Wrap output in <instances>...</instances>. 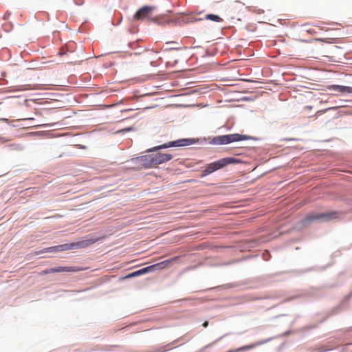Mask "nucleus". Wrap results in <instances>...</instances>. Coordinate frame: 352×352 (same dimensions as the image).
Returning a JSON list of instances; mask_svg holds the SVG:
<instances>
[{
  "mask_svg": "<svg viewBox=\"0 0 352 352\" xmlns=\"http://www.w3.org/2000/svg\"><path fill=\"white\" fill-rule=\"evenodd\" d=\"M74 3H75L76 5H78V6H80V5H82V2H78V1H77V0H74Z\"/></svg>",
  "mask_w": 352,
  "mask_h": 352,
  "instance_id": "c9c22d12",
  "label": "nucleus"
},
{
  "mask_svg": "<svg viewBox=\"0 0 352 352\" xmlns=\"http://www.w3.org/2000/svg\"><path fill=\"white\" fill-rule=\"evenodd\" d=\"M309 25V23L303 24L302 26L303 28V30L307 32V33L310 34H316V31L314 29L312 28H307V27Z\"/></svg>",
  "mask_w": 352,
  "mask_h": 352,
  "instance_id": "a211bd4d",
  "label": "nucleus"
},
{
  "mask_svg": "<svg viewBox=\"0 0 352 352\" xmlns=\"http://www.w3.org/2000/svg\"><path fill=\"white\" fill-rule=\"evenodd\" d=\"M202 325H203V327H205V328H206V327H207L208 326V321H205V322H204V323H203V324H202Z\"/></svg>",
  "mask_w": 352,
  "mask_h": 352,
  "instance_id": "e433bc0d",
  "label": "nucleus"
},
{
  "mask_svg": "<svg viewBox=\"0 0 352 352\" xmlns=\"http://www.w3.org/2000/svg\"><path fill=\"white\" fill-rule=\"evenodd\" d=\"M56 124L55 123H50V124H38L35 126L34 127L36 129H42V128H48L54 126Z\"/></svg>",
  "mask_w": 352,
  "mask_h": 352,
  "instance_id": "412c9836",
  "label": "nucleus"
},
{
  "mask_svg": "<svg viewBox=\"0 0 352 352\" xmlns=\"http://www.w3.org/2000/svg\"><path fill=\"white\" fill-rule=\"evenodd\" d=\"M335 108L336 107H328V108H327V109H325L324 110L318 111V113H326L327 111H328L329 110L333 109Z\"/></svg>",
  "mask_w": 352,
  "mask_h": 352,
  "instance_id": "c756f323",
  "label": "nucleus"
},
{
  "mask_svg": "<svg viewBox=\"0 0 352 352\" xmlns=\"http://www.w3.org/2000/svg\"><path fill=\"white\" fill-rule=\"evenodd\" d=\"M10 15L11 13L9 11H7L3 16V20H8Z\"/></svg>",
  "mask_w": 352,
  "mask_h": 352,
  "instance_id": "c85d7f7f",
  "label": "nucleus"
},
{
  "mask_svg": "<svg viewBox=\"0 0 352 352\" xmlns=\"http://www.w3.org/2000/svg\"><path fill=\"white\" fill-rule=\"evenodd\" d=\"M339 212L336 210H333L327 212H317L311 211L308 213L304 219L300 221L299 224L302 228H307L313 223L318 222H329L332 219H336L338 217Z\"/></svg>",
  "mask_w": 352,
  "mask_h": 352,
  "instance_id": "20e7f679",
  "label": "nucleus"
},
{
  "mask_svg": "<svg viewBox=\"0 0 352 352\" xmlns=\"http://www.w3.org/2000/svg\"><path fill=\"white\" fill-rule=\"evenodd\" d=\"M271 254H270V252L269 250H265L263 253H262V258L264 261H268L270 260L271 258Z\"/></svg>",
  "mask_w": 352,
  "mask_h": 352,
  "instance_id": "6ab92c4d",
  "label": "nucleus"
},
{
  "mask_svg": "<svg viewBox=\"0 0 352 352\" xmlns=\"http://www.w3.org/2000/svg\"><path fill=\"white\" fill-rule=\"evenodd\" d=\"M329 91H334L339 92L342 94H352V87L340 85H331L327 87Z\"/></svg>",
  "mask_w": 352,
  "mask_h": 352,
  "instance_id": "9b49d317",
  "label": "nucleus"
},
{
  "mask_svg": "<svg viewBox=\"0 0 352 352\" xmlns=\"http://www.w3.org/2000/svg\"><path fill=\"white\" fill-rule=\"evenodd\" d=\"M155 272V270L152 264V265H148V266H146V267H144L142 268L135 270V274H137L138 276H142V275H144L146 274H148V273H151V272Z\"/></svg>",
  "mask_w": 352,
  "mask_h": 352,
  "instance_id": "4468645a",
  "label": "nucleus"
},
{
  "mask_svg": "<svg viewBox=\"0 0 352 352\" xmlns=\"http://www.w3.org/2000/svg\"><path fill=\"white\" fill-rule=\"evenodd\" d=\"M318 327V324H309V325H307V326L304 327L303 329L305 331H311L314 329H316Z\"/></svg>",
  "mask_w": 352,
  "mask_h": 352,
  "instance_id": "4be33fe9",
  "label": "nucleus"
},
{
  "mask_svg": "<svg viewBox=\"0 0 352 352\" xmlns=\"http://www.w3.org/2000/svg\"><path fill=\"white\" fill-rule=\"evenodd\" d=\"M177 41H167L165 45L162 47V51L164 52H168L170 51H181L182 50L187 49L185 46H179Z\"/></svg>",
  "mask_w": 352,
  "mask_h": 352,
  "instance_id": "9d476101",
  "label": "nucleus"
},
{
  "mask_svg": "<svg viewBox=\"0 0 352 352\" xmlns=\"http://www.w3.org/2000/svg\"><path fill=\"white\" fill-rule=\"evenodd\" d=\"M3 138L0 136V140H2Z\"/></svg>",
  "mask_w": 352,
  "mask_h": 352,
  "instance_id": "49530a36",
  "label": "nucleus"
},
{
  "mask_svg": "<svg viewBox=\"0 0 352 352\" xmlns=\"http://www.w3.org/2000/svg\"><path fill=\"white\" fill-rule=\"evenodd\" d=\"M260 138L246 134L241 133H229L220 135L210 138H180L173 141L163 143L160 145L151 147L146 151V153H152L154 166L166 163L173 159V155L168 153H162L161 150L166 149L172 147H183L192 144H206L208 143L212 145H226L234 142H238L245 140H259Z\"/></svg>",
  "mask_w": 352,
  "mask_h": 352,
  "instance_id": "f257e3e1",
  "label": "nucleus"
},
{
  "mask_svg": "<svg viewBox=\"0 0 352 352\" xmlns=\"http://www.w3.org/2000/svg\"><path fill=\"white\" fill-rule=\"evenodd\" d=\"M171 23H174L175 25H183L185 23H192L195 21H201L202 18L193 19L187 16L184 12L178 13L174 19H170Z\"/></svg>",
  "mask_w": 352,
  "mask_h": 352,
  "instance_id": "0eeeda50",
  "label": "nucleus"
},
{
  "mask_svg": "<svg viewBox=\"0 0 352 352\" xmlns=\"http://www.w3.org/2000/svg\"><path fill=\"white\" fill-rule=\"evenodd\" d=\"M131 161L133 164H137L141 166V168L148 169L151 168L154 166V163L153 160V155L151 154L144 155L138 156L136 157H133L131 159Z\"/></svg>",
  "mask_w": 352,
  "mask_h": 352,
  "instance_id": "423d86ee",
  "label": "nucleus"
},
{
  "mask_svg": "<svg viewBox=\"0 0 352 352\" xmlns=\"http://www.w3.org/2000/svg\"><path fill=\"white\" fill-rule=\"evenodd\" d=\"M8 146L11 147L12 149L15 150L22 151L23 149V146L19 144H12L8 145Z\"/></svg>",
  "mask_w": 352,
  "mask_h": 352,
  "instance_id": "5701e85b",
  "label": "nucleus"
},
{
  "mask_svg": "<svg viewBox=\"0 0 352 352\" xmlns=\"http://www.w3.org/2000/svg\"><path fill=\"white\" fill-rule=\"evenodd\" d=\"M292 333V331H290V330L289 331H285V333H283V336H288L291 335Z\"/></svg>",
  "mask_w": 352,
  "mask_h": 352,
  "instance_id": "473e14b6",
  "label": "nucleus"
},
{
  "mask_svg": "<svg viewBox=\"0 0 352 352\" xmlns=\"http://www.w3.org/2000/svg\"><path fill=\"white\" fill-rule=\"evenodd\" d=\"M0 120L3 121L8 124H10V122L8 118H1Z\"/></svg>",
  "mask_w": 352,
  "mask_h": 352,
  "instance_id": "72a5a7b5",
  "label": "nucleus"
},
{
  "mask_svg": "<svg viewBox=\"0 0 352 352\" xmlns=\"http://www.w3.org/2000/svg\"><path fill=\"white\" fill-rule=\"evenodd\" d=\"M53 272H51L50 268L45 269L42 271L41 274H52Z\"/></svg>",
  "mask_w": 352,
  "mask_h": 352,
  "instance_id": "cd10ccee",
  "label": "nucleus"
},
{
  "mask_svg": "<svg viewBox=\"0 0 352 352\" xmlns=\"http://www.w3.org/2000/svg\"><path fill=\"white\" fill-rule=\"evenodd\" d=\"M236 286V284L234 283H228V284H225V285H219L218 287H214L213 289H231V288H233V287H235Z\"/></svg>",
  "mask_w": 352,
  "mask_h": 352,
  "instance_id": "f3484780",
  "label": "nucleus"
},
{
  "mask_svg": "<svg viewBox=\"0 0 352 352\" xmlns=\"http://www.w3.org/2000/svg\"><path fill=\"white\" fill-rule=\"evenodd\" d=\"M244 161L235 157H226L207 164L204 169L201 170L199 175L201 178H204L219 170L223 169L231 164H243Z\"/></svg>",
  "mask_w": 352,
  "mask_h": 352,
  "instance_id": "7ed1b4c3",
  "label": "nucleus"
},
{
  "mask_svg": "<svg viewBox=\"0 0 352 352\" xmlns=\"http://www.w3.org/2000/svg\"><path fill=\"white\" fill-rule=\"evenodd\" d=\"M177 256L172 257L168 259L162 261L161 262L153 264V266L154 267L155 272L160 271L166 268L169 265L173 263L174 261H177Z\"/></svg>",
  "mask_w": 352,
  "mask_h": 352,
  "instance_id": "ddd939ff",
  "label": "nucleus"
},
{
  "mask_svg": "<svg viewBox=\"0 0 352 352\" xmlns=\"http://www.w3.org/2000/svg\"><path fill=\"white\" fill-rule=\"evenodd\" d=\"M122 17L119 16V17H115L113 21H112V24L113 25H118L121 23L122 22Z\"/></svg>",
  "mask_w": 352,
  "mask_h": 352,
  "instance_id": "b1692460",
  "label": "nucleus"
},
{
  "mask_svg": "<svg viewBox=\"0 0 352 352\" xmlns=\"http://www.w3.org/2000/svg\"><path fill=\"white\" fill-rule=\"evenodd\" d=\"M206 53L207 55H208V53H209L208 50H206Z\"/></svg>",
  "mask_w": 352,
  "mask_h": 352,
  "instance_id": "c03bdc74",
  "label": "nucleus"
},
{
  "mask_svg": "<svg viewBox=\"0 0 352 352\" xmlns=\"http://www.w3.org/2000/svg\"><path fill=\"white\" fill-rule=\"evenodd\" d=\"M243 100H244V101H251L252 100L250 97H244L243 98Z\"/></svg>",
  "mask_w": 352,
  "mask_h": 352,
  "instance_id": "f704fd0d",
  "label": "nucleus"
},
{
  "mask_svg": "<svg viewBox=\"0 0 352 352\" xmlns=\"http://www.w3.org/2000/svg\"><path fill=\"white\" fill-rule=\"evenodd\" d=\"M312 270H313V268H312V267H311V268H308V269H306V270H305L302 272V273L307 272H310V271H311Z\"/></svg>",
  "mask_w": 352,
  "mask_h": 352,
  "instance_id": "4c0bfd02",
  "label": "nucleus"
},
{
  "mask_svg": "<svg viewBox=\"0 0 352 352\" xmlns=\"http://www.w3.org/2000/svg\"><path fill=\"white\" fill-rule=\"evenodd\" d=\"M82 270V267L78 266H58L50 268L51 272H53V273L78 272Z\"/></svg>",
  "mask_w": 352,
  "mask_h": 352,
  "instance_id": "1a4fd4ad",
  "label": "nucleus"
},
{
  "mask_svg": "<svg viewBox=\"0 0 352 352\" xmlns=\"http://www.w3.org/2000/svg\"><path fill=\"white\" fill-rule=\"evenodd\" d=\"M204 19L217 23H221L223 21V19L219 15L212 13L206 14L204 16Z\"/></svg>",
  "mask_w": 352,
  "mask_h": 352,
  "instance_id": "2eb2a0df",
  "label": "nucleus"
},
{
  "mask_svg": "<svg viewBox=\"0 0 352 352\" xmlns=\"http://www.w3.org/2000/svg\"><path fill=\"white\" fill-rule=\"evenodd\" d=\"M347 345H349H349H352V342H351V343L348 344Z\"/></svg>",
  "mask_w": 352,
  "mask_h": 352,
  "instance_id": "de8ad7c7",
  "label": "nucleus"
},
{
  "mask_svg": "<svg viewBox=\"0 0 352 352\" xmlns=\"http://www.w3.org/2000/svg\"><path fill=\"white\" fill-rule=\"evenodd\" d=\"M135 277H138V276H137V274H135V271H133L132 272L129 273L125 276L122 277V278L126 279V278H135Z\"/></svg>",
  "mask_w": 352,
  "mask_h": 352,
  "instance_id": "a878e982",
  "label": "nucleus"
},
{
  "mask_svg": "<svg viewBox=\"0 0 352 352\" xmlns=\"http://www.w3.org/2000/svg\"><path fill=\"white\" fill-rule=\"evenodd\" d=\"M133 129V128L132 126H128V127H126L123 129V131L124 132H129L131 131H132Z\"/></svg>",
  "mask_w": 352,
  "mask_h": 352,
  "instance_id": "2f4dec72",
  "label": "nucleus"
},
{
  "mask_svg": "<svg viewBox=\"0 0 352 352\" xmlns=\"http://www.w3.org/2000/svg\"><path fill=\"white\" fill-rule=\"evenodd\" d=\"M100 238L95 237L91 235H87L84 240L77 242L67 243L45 248L39 251V254L45 253H57L71 250L82 249L89 247L96 243Z\"/></svg>",
  "mask_w": 352,
  "mask_h": 352,
  "instance_id": "f03ea898",
  "label": "nucleus"
},
{
  "mask_svg": "<svg viewBox=\"0 0 352 352\" xmlns=\"http://www.w3.org/2000/svg\"><path fill=\"white\" fill-rule=\"evenodd\" d=\"M304 43H307L308 41L306 40L302 41Z\"/></svg>",
  "mask_w": 352,
  "mask_h": 352,
  "instance_id": "a18cd8bd",
  "label": "nucleus"
},
{
  "mask_svg": "<svg viewBox=\"0 0 352 352\" xmlns=\"http://www.w3.org/2000/svg\"><path fill=\"white\" fill-rule=\"evenodd\" d=\"M155 9V6L145 5L140 8L134 14L133 18L136 20H143L149 18L148 16Z\"/></svg>",
  "mask_w": 352,
  "mask_h": 352,
  "instance_id": "6e6552de",
  "label": "nucleus"
},
{
  "mask_svg": "<svg viewBox=\"0 0 352 352\" xmlns=\"http://www.w3.org/2000/svg\"><path fill=\"white\" fill-rule=\"evenodd\" d=\"M316 41H321V42H324V43H332L333 42L331 41H329V40H333V38H316Z\"/></svg>",
  "mask_w": 352,
  "mask_h": 352,
  "instance_id": "bb28decb",
  "label": "nucleus"
},
{
  "mask_svg": "<svg viewBox=\"0 0 352 352\" xmlns=\"http://www.w3.org/2000/svg\"><path fill=\"white\" fill-rule=\"evenodd\" d=\"M45 131H34L28 133V136H43L45 135Z\"/></svg>",
  "mask_w": 352,
  "mask_h": 352,
  "instance_id": "aec40b11",
  "label": "nucleus"
},
{
  "mask_svg": "<svg viewBox=\"0 0 352 352\" xmlns=\"http://www.w3.org/2000/svg\"><path fill=\"white\" fill-rule=\"evenodd\" d=\"M324 287H316V288H310L309 289L303 290L298 294L289 297L285 300V302L291 301L295 298L304 297V298H320L327 295V294L324 291Z\"/></svg>",
  "mask_w": 352,
  "mask_h": 352,
  "instance_id": "39448f33",
  "label": "nucleus"
},
{
  "mask_svg": "<svg viewBox=\"0 0 352 352\" xmlns=\"http://www.w3.org/2000/svg\"><path fill=\"white\" fill-rule=\"evenodd\" d=\"M179 63V60L177 59L175 60L173 63L170 62H166V67H175L176 65Z\"/></svg>",
  "mask_w": 352,
  "mask_h": 352,
  "instance_id": "393cba45",
  "label": "nucleus"
},
{
  "mask_svg": "<svg viewBox=\"0 0 352 352\" xmlns=\"http://www.w3.org/2000/svg\"><path fill=\"white\" fill-rule=\"evenodd\" d=\"M149 21L157 24L159 25H166V24L171 23V20L167 19L164 14L157 15L155 16H151L148 18Z\"/></svg>",
  "mask_w": 352,
  "mask_h": 352,
  "instance_id": "f8f14e48",
  "label": "nucleus"
},
{
  "mask_svg": "<svg viewBox=\"0 0 352 352\" xmlns=\"http://www.w3.org/2000/svg\"><path fill=\"white\" fill-rule=\"evenodd\" d=\"M284 315H278L276 316V318H278V317H280V316H283Z\"/></svg>",
  "mask_w": 352,
  "mask_h": 352,
  "instance_id": "37998d69",
  "label": "nucleus"
},
{
  "mask_svg": "<svg viewBox=\"0 0 352 352\" xmlns=\"http://www.w3.org/2000/svg\"><path fill=\"white\" fill-rule=\"evenodd\" d=\"M202 184H204V186H209V184H206L204 182H201Z\"/></svg>",
  "mask_w": 352,
  "mask_h": 352,
  "instance_id": "a19ab883",
  "label": "nucleus"
},
{
  "mask_svg": "<svg viewBox=\"0 0 352 352\" xmlns=\"http://www.w3.org/2000/svg\"><path fill=\"white\" fill-rule=\"evenodd\" d=\"M71 52L72 51L70 49H69L68 46L63 45L59 49L58 52V55H59L60 56H63L66 55L68 52Z\"/></svg>",
  "mask_w": 352,
  "mask_h": 352,
  "instance_id": "dca6fc26",
  "label": "nucleus"
},
{
  "mask_svg": "<svg viewBox=\"0 0 352 352\" xmlns=\"http://www.w3.org/2000/svg\"><path fill=\"white\" fill-rule=\"evenodd\" d=\"M142 53V52H141V51H138L137 52H135V53H134V54H135V55H140Z\"/></svg>",
  "mask_w": 352,
  "mask_h": 352,
  "instance_id": "58836bf2",
  "label": "nucleus"
},
{
  "mask_svg": "<svg viewBox=\"0 0 352 352\" xmlns=\"http://www.w3.org/2000/svg\"><path fill=\"white\" fill-rule=\"evenodd\" d=\"M298 317V316H297V317H296V318H295V319L292 322L291 325H293V324L296 322V320H297Z\"/></svg>",
  "mask_w": 352,
  "mask_h": 352,
  "instance_id": "ea45409f",
  "label": "nucleus"
},
{
  "mask_svg": "<svg viewBox=\"0 0 352 352\" xmlns=\"http://www.w3.org/2000/svg\"><path fill=\"white\" fill-rule=\"evenodd\" d=\"M136 46V43L134 42H130L129 43V47L131 49H134Z\"/></svg>",
  "mask_w": 352,
  "mask_h": 352,
  "instance_id": "7c9ffc66",
  "label": "nucleus"
},
{
  "mask_svg": "<svg viewBox=\"0 0 352 352\" xmlns=\"http://www.w3.org/2000/svg\"><path fill=\"white\" fill-rule=\"evenodd\" d=\"M6 75V72H2V76H4Z\"/></svg>",
  "mask_w": 352,
  "mask_h": 352,
  "instance_id": "79ce46f5",
  "label": "nucleus"
}]
</instances>
